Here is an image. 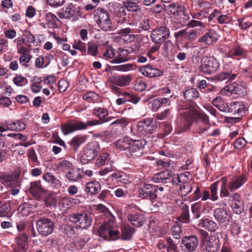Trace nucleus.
Wrapping results in <instances>:
<instances>
[{
  "label": "nucleus",
  "instance_id": "obj_22",
  "mask_svg": "<svg viewBox=\"0 0 252 252\" xmlns=\"http://www.w3.org/2000/svg\"><path fill=\"white\" fill-rule=\"evenodd\" d=\"M114 220L107 219L100 226L98 230L99 236L104 238H108L110 230L113 225Z\"/></svg>",
  "mask_w": 252,
  "mask_h": 252
},
{
  "label": "nucleus",
  "instance_id": "obj_44",
  "mask_svg": "<svg viewBox=\"0 0 252 252\" xmlns=\"http://www.w3.org/2000/svg\"><path fill=\"white\" fill-rule=\"evenodd\" d=\"M44 202V205L47 207L56 206V200L52 193H47L44 195L42 200Z\"/></svg>",
  "mask_w": 252,
  "mask_h": 252
},
{
  "label": "nucleus",
  "instance_id": "obj_34",
  "mask_svg": "<svg viewBox=\"0 0 252 252\" xmlns=\"http://www.w3.org/2000/svg\"><path fill=\"white\" fill-rule=\"evenodd\" d=\"M87 136L85 135H77L72 138L68 142L71 148L74 151H76L80 146L86 142Z\"/></svg>",
  "mask_w": 252,
  "mask_h": 252
},
{
  "label": "nucleus",
  "instance_id": "obj_21",
  "mask_svg": "<svg viewBox=\"0 0 252 252\" xmlns=\"http://www.w3.org/2000/svg\"><path fill=\"white\" fill-rule=\"evenodd\" d=\"M224 91L231 94H238L240 96H243L247 93V90L242 85L235 83L229 84L224 87Z\"/></svg>",
  "mask_w": 252,
  "mask_h": 252
},
{
  "label": "nucleus",
  "instance_id": "obj_29",
  "mask_svg": "<svg viewBox=\"0 0 252 252\" xmlns=\"http://www.w3.org/2000/svg\"><path fill=\"white\" fill-rule=\"evenodd\" d=\"M100 190V183L96 180L87 183L85 188V191L92 195L97 194Z\"/></svg>",
  "mask_w": 252,
  "mask_h": 252
},
{
  "label": "nucleus",
  "instance_id": "obj_41",
  "mask_svg": "<svg viewBox=\"0 0 252 252\" xmlns=\"http://www.w3.org/2000/svg\"><path fill=\"white\" fill-rule=\"evenodd\" d=\"M127 219L131 225L136 227H139L143 224L142 218L139 214H129L127 216Z\"/></svg>",
  "mask_w": 252,
  "mask_h": 252
},
{
  "label": "nucleus",
  "instance_id": "obj_52",
  "mask_svg": "<svg viewBox=\"0 0 252 252\" xmlns=\"http://www.w3.org/2000/svg\"><path fill=\"white\" fill-rule=\"evenodd\" d=\"M96 210L106 217L107 219L114 220L115 218L108 209L102 204H99L96 206Z\"/></svg>",
  "mask_w": 252,
  "mask_h": 252
},
{
  "label": "nucleus",
  "instance_id": "obj_36",
  "mask_svg": "<svg viewBox=\"0 0 252 252\" xmlns=\"http://www.w3.org/2000/svg\"><path fill=\"white\" fill-rule=\"evenodd\" d=\"M60 230L65 236L71 237L76 234L77 228L74 225L63 224L60 226Z\"/></svg>",
  "mask_w": 252,
  "mask_h": 252
},
{
  "label": "nucleus",
  "instance_id": "obj_11",
  "mask_svg": "<svg viewBox=\"0 0 252 252\" xmlns=\"http://www.w3.org/2000/svg\"><path fill=\"white\" fill-rule=\"evenodd\" d=\"M157 185L144 183L141 185L139 189V197L153 202L157 199L156 192H157Z\"/></svg>",
  "mask_w": 252,
  "mask_h": 252
},
{
  "label": "nucleus",
  "instance_id": "obj_48",
  "mask_svg": "<svg viewBox=\"0 0 252 252\" xmlns=\"http://www.w3.org/2000/svg\"><path fill=\"white\" fill-rule=\"evenodd\" d=\"M108 113L107 109L100 107L94 108L93 110V115L98 117L99 121H101L102 119L106 117Z\"/></svg>",
  "mask_w": 252,
  "mask_h": 252
},
{
  "label": "nucleus",
  "instance_id": "obj_38",
  "mask_svg": "<svg viewBox=\"0 0 252 252\" xmlns=\"http://www.w3.org/2000/svg\"><path fill=\"white\" fill-rule=\"evenodd\" d=\"M228 54L230 58L237 56L244 58L246 55V51L239 45H235L229 51Z\"/></svg>",
  "mask_w": 252,
  "mask_h": 252
},
{
  "label": "nucleus",
  "instance_id": "obj_57",
  "mask_svg": "<svg viewBox=\"0 0 252 252\" xmlns=\"http://www.w3.org/2000/svg\"><path fill=\"white\" fill-rule=\"evenodd\" d=\"M229 230L231 235L233 237H237L241 232V229L239 223L233 221L230 224Z\"/></svg>",
  "mask_w": 252,
  "mask_h": 252
},
{
  "label": "nucleus",
  "instance_id": "obj_15",
  "mask_svg": "<svg viewBox=\"0 0 252 252\" xmlns=\"http://www.w3.org/2000/svg\"><path fill=\"white\" fill-rule=\"evenodd\" d=\"M139 71L143 75L150 78L160 77L162 76L163 74L162 70L151 64H148L141 67Z\"/></svg>",
  "mask_w": 252,
  "mask_h": 252
},
{
  "label": "nucleus",
  "instance_id": "obj_23",
  "mask_svg": "<svg viewBox=\"0 0 252 252\" xmlns=\"http://www.w3.org/2000/svg\"><path fill=\"white\" fill-rule=\"evenodd\" d=\"M218 39V35L214 30H209L205 34L200 38L198 41L204 43L205 45H211Z\"/></svg>",
  "mask_w": 252,
  "mask_h": 252
},
{
  "label": "nucleus",
  "instance_id": "obj_28",
  "mask_svg": "<svg viewBox=\"0 0 252 252\" xmlns=\"http://www.w3.org/2000/svg\"><path fill=\"white\" fill-rule=\"evenodd\" d=\"M171 177V171L164 170L156 174L153 177V180L155 183H168V180H170Z\"/></svg>",
  "mask_w": 252,
  "mask_h": 252
},
{
  "label": "nucleus",
  "instance_id": "obj_58",
  "mask_svg": "<svg viewBox=\"0 0 252 252\" xmlns=\"http://www.w3.org/2000/svg\"><path fill=\"white\" fill-rule=\"evenodd\" d=\"M13 82L14 84L19 87H23L28 82V79L21 74H16L13 78Z\"/></svg>",
  "mask_w": 252,
  "mask_h": 252
},
{
  "label": "nucleus",
  "instance_id": "obj_25",
  "mask_svg": "<svg viewBox=\"0 0 252 252\" xmlns=\"http://www.w3.org/2000/svg\"><path fill=\"white\" fill-rule=\"evenodd\" d=\"M213 216L219 224L226 223L229 221L228 214L226 211L223 208H219L215 209L213 212Z\"/></svg>",
  "mask_w": 252,
  "mask_h": 252
},
{
  "label": "nucleus",
  "instance_id": "obj_39",
  "mask_svg": "<svg viewBox=\"0 0 252 252\" xmlns=\"http://www.w3.org/2000/svg\"><path fill=\"white\" fill-rule=\"evenodd\" d=\"M132 140V139L130 137L126 136L123 139H118L115 141L114 144L117 148L119 149L122 151L125 150L126 149L128 150L129 145H130V143Z\"/></svg>",
  "mask_w": 252,
  "mask_h": 252
},
{
  "label": "nucleus",
  "instance_id": "obj_3",
  "mask_svg": "<svg viewBox=\"0 0 252 252\" xmlns=\"http://www.w3.org/2000/svg\"><path fill=\"white\" fill-rule=\"evenodd\" d=\"M100 151V146L96 141L87 143L83 148L80 161L82 164H87L94 160L98 156Z\"/></svg>",
  "mask_w": 252,
  "mask_h": 252
},
{
  "label": "nucleus",
  "instance_id": "obj_49",
  "mask_svg": "<svg viewBox=\"0 0 252 252\" xmlns=\"http://www.w3.org/2000/svg\"><path fill=\"white\" fill-rule=\"evenodd\" d=\"M72 47L74 49L79 50L82 55H86L87 53V48L86 43L80 39L74 40L72 43Z\"/></svg>",
  "mask_w": 252,
  "mask_h": 252
},
{
  "label": "nucleus",
  "instance_id": "obj_9",
  "mask_svg": "<svg viewBox=\"0 0 252 252\" xmlns=\"http://www.w3.org/2000/svg\"><path fill=\"white\" fill-rule=\"evenodd\" d=\"M157 122L154 121V118L148 117L142 119L137 124L138 132L146 135H151L157 129Z\"/></svg>",
  "mask_w": 252,
  "mask_h": 252
},
{
  "label": "nucleus",
  "instance_id": "obj_4",
  "mask_svg": "<svg viewBox=\"0 0 252 252\" xmlns=\"http://www.w3.org/2000/svg\"><path fill=\"white\" fill-rule=\"evenodd\" d=\"M180 109L186 110L181 115L179 126L180 132H184L190 129L193 121L191 115V107L189 103L184 102L180 106Z\"/></svg>",
  "mask_w": 252,
  "mask_h": 252
},
{
  "label": "nucleus",
  "instance_id": "obj_60",
  "mask_svg": "<svg viewBox=\"0 0 252 252\" xmlns=\"http://www.w3.org/2000/svg\"><path fill=\"white\" fill-rule=\"evenodd\" d=\"M31 206L30 204L24 203L20 205L18 208V211L21 213L23 216H28L31 212H32Z\"/></svg>",
  "mask_w": 252,
  "mask_h": 252
},
{
  "label": "nucleus",
  "instance_id": "obj_43",
  "mask_svg": "<svg viewBox=\"0 0 252 252\" xmlns=\"http://www.w3.org/2000/svg\"><path fill=\"white\" fill-rule=\"evenodd\" d=\"M111 176L112 180L118 184H126L128 181L126 174L124 172H114Z\"/></svg>",
  "mask_w": 252,
  "mask_h": 252
},
{
  "label": "nucleus",
  "instance_id": "obj_13",
  "mask_svg": "<svg viewBox=\"0 0 252 252\" xmlns=\"http://www.w3.org/2000/svg\"><path fill=\"white\" fill-rule=\"evenodd\" d=\"M220 247V240L218 236L211 235L204 242L202 252H218Z\"/></svg>",
  "mask_w": 252,
  "mask_h": 252
},
{
  "label": "nucleus",
  "instance_id": "obj_35",
  "mask_svg": "<svg viewBox=\"0 0 252 252\" xmlns=\"http://www.w3.org/2000/svg\"><path fill=\"white\" fill-rule=\"evenodd\" d=\"M47 27L52 29L58 28L57 21H60L57 16L52 12L46 13L45 16Z\"/></svg>",
  "mask_w": 252,
  "mask_h": 252
},
{
  "label": "nucleus",
  "instance_id": "obj_61",
  "mask_svg": "<svg viewBox=\"0 0 252 252\" xmlns=\"http://www.w3.org/2000/svg\"><path fill=\"white\" fill-rule=\"evenodd\" d=\"M22 37L23 43L29 45L30 43H34L35 41L34 36L30 32L26 31L24 32Z\"/></svg>",
  "mask_w": 252,
  "mask_h": 252
},
{
  "label": "nucleus",
  "instance_id": "obj_56",
  "mask_svg": "<svg viewBox=\"0 0 252 252\" xmlns=\"http://www.w3.org/2000/svg\"><path fill=\"white\" fill-rule=\"evenodd\" d=\"M219 184V181H217L209 187L211 192L210 193L211 196L210 199L213 201L217 200L219 198L218 195V186Z\"/></svg>",
  "mask_w": 252,
  "mask_h": 252
},
{
  "label": "nucleus",
  "instance_id": "obj_19",
  "mask_svg": "<svg viewBox=\"0 0 252 252\" xmlns=\"http://www.w3.org/2000/svg\"><path fill=\"white\" fill-rule=\"evenodd\" d=\"M116 21L118 24H124L127 19L126 12L125 7L121 3H116L114 5Z\"/></svg>",
  "mask_w": 252,
  "mask_h": 252
},
{
  "label": "nucleus",
  "instance_id": "obj_50",
  "mask_svg": "<svg viewBox=\"0 0 252 252\" xmlns=\"http://www.w3.org/2000/svg\"><path fill=\"white\" fill-rule=\"evenodd\" d=\"M31 224L28 220H20L16 222V228L20 232H27Z\"/></svg>",
  "mask_w": 252,
  "mask_h": 252
},
{
  "label": "nucleus",
  "instance_id": "obj_1",
  "mask_svg": "<svg viewBox=\"0 0 252 252\" xmlns=\"http://www.w3.org/2000/svg\"><path fill=\"white\" fill-rule=\"evenodd\" d=\"M83 8L77 4L69 3L66 4L59 12L58 16L61 19L76 21L80 18H86L84 14Z\"/></svg>",
  "mask_w": 252,
  "mask_h": 252
},
{
  "label": "nucleus",
  "instance_id": "obj_24",
  "mask_svg": "<svg viewBox=\"0 0 252 252\" xmlns=\"http://www.w3.org/2000/svg\"><path fill=\"white\" fill-rule=\"evenodd\" d=\"M245 105L242 102H232L229 103V113L242 116L245 113Z\"/></svg>",
  "mask_w": 252,
  "mask_h": 252
},
{
  "label": "nucleus",
  "instance_id": "obj_26",
  "mask_svg": "<svg viewBox=\"0 0 252 252\" xmlns=\"http://www.w3.org/2000/svg\"><path fill=\"white\" fill-rule=\"evenodd\" d=\"M191 115L193 121H196L197 122L201 121L204 126H209V117L203 111L193 110L191 108Z\"/></svg>",
  "mask_w": 252,
  "mask_h": 252
},
{
  "label": "nucleus",
  "instance_id": "obj_46",
  "mask_svg": "<svg viewBox=\"0 0 252 252\" xmlns=\"http://www.w3.org/2000/svg\"><path fill=\"white\" fill-rule=\"evenodd\" d=\"M155 117L158 120H169L172 119L173 116L171 110L167 108L160 113L156 114Z\"/></svg>",
  "mask_w": 252,
  "mask_h": 252
},
{
  "label": "nucleus",
  "instance_id": "obj_7",
  "mask_svg": "<svg viewBox=\"0 0 252 252\" xmlns=\"http://www.w3.org/2000/svg\"><path fill=\"white\" fill-rule=\"evenodd\" d=\"M150 37L154 43L162 44L170 37V29L165 25L158 26L152 31Z\"/></svg>",
  "mask_w": 252,
  "mask_h": 252
},
{
  "label": "nucleus",
  "instance_id": "obj_16",
  "mask_svg": "<svg viewBox=\"0 0 252 252\" xmlns=\"http://www.w3.org/2000/svg\"><path fill=\"white\" fill-rule=\"evenodd\" d=\"M248 176L244 174L232 178L228 183V189L230 192L241 188L248 181Z\"/></svg>",
  "mask_w": 252,
  "mask_h": 252
},
{
  "label": "nucleus",
  "instance_id": "obj_6",
  "mask_svg": "<svg viewBox=\"0 0 252 252\" xmlns=\"http://www.w3.org/2000/svg\"><path fill=\"white\" fill-rule=\"evenodd\" d=\"M220 67V63L213 56L204 57L201 61L199 71L205 75H209L216 72Z\"/></svg>",
  "mask_w": 252,
  "mask_h": 252
},
{
  "label": "nucleus",
  "instance_id": "obj_63",
  "mask_svg": "<svg viewBox=\"0 0 252 252\" xmlns=\"http://www.w3.org/2000/svg\"><path fill=\"white\" fill-rule=\"evenodd\" d=\"M171 230V234L174 238L178 239L180 237L182 229L181 226L179 225L177 222H174V224L172 226Z\"/></svg>",
  "mask_w": 252,
  "mask_h": 252
},
{
  "label": "nucleus",
  "instance_id": "obj_55",
  "mask_svg": "<svg viewBox=\"0 0 252 252\" xmlns=\"http://www.w3.org/2000/svg\"><path fill=\"white\" fill-rule=\"evenodd\" d=\"M139 3L124 1L123 2V6L125 7V9H126L129 11L137 12L141 11V7L139 5Z\"/></svg>",
  "mask_w": 252,
  "mask_h": 252
},
{
  "label": "nucleus",
  "instance_id": "obj_8",
  "mask_svg": "<svg viewBox=\"0 0 252 252\" xmlns=\"http://www.w3.org/2000/svg\"><path fill=\"white\" fill-rule=\"evenodd\" d=\"M54 227V222L46 217H40L36 223L37 231L43 237H46L52 234Z\"/></svg>",
  "mask_w": 252,
  "mask_h": 252
},
{
  "label": "nucleus",
  "instance_id": "obj_5",
  "mask_svg": "<svg viewBox=\"0 0 252 252\" xmlns=\"http://www.w3.org/2000/svg\"><path fill=\"white\" fill-rule=\"evenodd\" d=\"M93 119L88 120L86 123L80 121L72 120L61 126V130L64 135L69 134L74 131L86 129L88 126H93Z\"/></svg>",
  "mask_w": 252,
  "mask_h": 252
},
{
  "label": "nucleus",
  "instance_id": "obj_18",
  "mask_svg": "<svg viewBox=\"0 0 252 252\" xmlns=\"http://www.w3.org/2000/svg\"><path fill=\"white\" fill-rule=\"evenodd\" d=\"M198 239L194 235L186 236L182 238V243L188 252L194 251L198 245Z\"/></svg>",
  "mask_w": 252,
  "mask_h": 252
},
{
  "label": "nucleus",
  "instance_id": "obj_54",
  "mask_svg": "<svg viewBox=\"0 0 252 252\" xmlns=\"http://www.w3.org/2000/svg\"><path fill=\"white\" fill-rule=\"evenodd\" d=\"M163 45V55L166 58H170V51L173 49L174 45L170 40H166L164 41Z\"/></svg>",
  "mask_w": 252,
  "mask_h": 252
},
{
  "label": "nucleus",
  "instance_id": "obj_51",
  "mask_svg": "<svg viewBox=\"0 0 252 252\" xmlns=\"http://www.w3.org/2000/svg\"><path fill=\"white\" fill-rule=\"evenodd\" d=\"M55 166L58 170L64 171L71 168L72 164L68 160L63 159L61 161L56 163Z\"/></svg>",
  "mask_w": 252,
  "mask_h": 252
},
{
  "label": "nucleus",
  "instance_id": "obj_12",
  "mask_svg": "<svg viewBox=\"0 0 252 252\" xmlns=\"http://www.w3.org/2000/svg\"><path fill=\"white\" fill-rule=\"evenodd\" d=\"M28 190L32 197L38 201H41L47 193V189L41 185L40 180L31 182Z\"/></svg>",
  "mask_w": 252,
  "mask_h": 252
},
{
  "label": "nucleus",
  "instance_id": "obj_40",
  "mask_svg": "<svg viewBox=\"0 0 252 252\" xmlns=\"http://www.w3.org/2000/svg\"><path fill=\"white\" fill-rule=\"evenodd\" d=\"M183 94L185 98L189 101L197 99L199 96L198 90L194 88H189L186 89L183 92Z\"/></svg>",
  "mask_w": 252,
  "mask_h": 252
},
{
  "label": "nucleus",
  "instance_id": "obj_33",
  "mask_svg": "<svg viewBox=\"0 0 252 252\" xmlns=\"http://www.w3.org/2000/svg\"><path fill=\"white\" fill-rule=\"evenodd\" d=\"M198 226L204 228L211 232H214L218 228L216 222L208 219H202L200 220Z\"/></svg>",
  "mask_w": 252,
  "mask_h": 252
},
{
  "label": "nucleus",
  "instance_id": "obj_27",
  "mask_svg": "<svg viewBox=\"0 0 252 252\" xmlns=\"http://www.w3.org/2000/svg\"><path fill=\"white\" fill-rule=\"evenodd\" d=\"M180 208V215L177 217V220L182 223H189L191 221V220L189 206L186 204H182Z\"/></svg>",
  "mask_w": 252,
  "mask_h": 252
},
{
  "label": "nucleus",
  "instance_id": "obj_32",
  "mask_svg": "<svg viewBox=\"0 0 252 252\" xmlns=\"http://www.w3.org/2000/svg\"><path fill=\"white\" fill-rule=\"evenodd\" d=\"M30 235L26 232L19 233L15 238L17 247L23 248L28 250V239Z\"/></svg>",
  "mask_w": 252,
  "mask_h": 252
},
{
  "label": "nucleus",
  "instance_id": "obj_59",
  "mask_svg": "<svg viewBox=\"0 0 252 252\" xmlns=\"http://www.w3.org/2000/svg\"><path fill=\"white\" fill-rule=\"evenodd\" d=\"M230 206L234 213L240 215L244 211V203L243 202L238 203H231Z\"/></svg>",
  "mask_w": 252,
  "mask_h": 252
},
{
  "label": "nucleus",
  "instance_id": "obj_53",
  "mask_svg": "<svg viewBox=\"0 0 252 252\" xmlns=\"http://www.w3.org/2000/svg\"><path fill=\"white\" fill-rule=\"evenodd\" d=\"M192 187L189 182H186L182 184L178 191L179 194L181 196H185L191 192Z\"/></svg>",
  "mask_w": 252,
  "mask_h": 252
},
{
  "label": "nucleus",
  "instance_id": "obj_42",
  "mask_svg": "<svg viewBox=\"0 0 252 252\" xmlns=\"http://www.w3.org/2000/svg\"><path fill=\"white\" fill-rule=\"evenodd\" d=\"M202 203L197 202L191 205V212L192 213L191 220H197L200 217L201 214Z\"/></svg>",
  "mask_w": 252,
  "mask_h": 252
},
{
  "label": "nucleus",
  "instance_id": "obj_14",
  "mask_svg": "<svg viewBox=\"0 0 252 252\" xmlns=\"http://www.w3.org/2000/svg\"><path fill=\"white\" fill-rule=\"evenodd\" d=\"M145 144L146 142L144 140H132L127 151L132 157L136 158L140 157L144 154L143 149Z\"/></svg>",
  "mask_w": 252,
  "mask_h": 252
},
{
  "label": "nucleus",
  "instance_id": "obj_62",
  "mask_svg": "<svg viewBox=\"0 0 252 252\" xmlns=\"http://www.w3.org/2000/svg\"><path fill=\"white\" fill-rule=\"evenodd\" d=\"M66 177L70 181H76L82 178V175L78 171L73 170L68 172Z\"/></svg>",
  "mask_w": 252,
  "mask_h": 252
},
{
  "label": "nucleus",
  "instance_id": "obj_10",
  "mask_svg": "<svg viewBox=\"0 0 252 252\" xmlns=\"http://www.w3.org/2000/svg\"><path fill=\"white\" fill-rule=\"evenodd\" d=\"M69 220L74 223H78V225L82 229L89 227L93 221L92 215L85 213H73L69 216Z\"/></svg>",
  "mask_w": 252,
  "mask_h": 252
},
{
  "label": "nucleus",
  "instance_id": "obj_64",
  "mask_svg": "<svg viewBox=\"0 0 252 252\" xmlns=\"http://www.w3.org/2000/svg\"><path fill=\"white\" fill-rule=\"evenodd\" d=\"M98 97V95L96 93L94 92H89L83 95V98L84 100L88 102H94Z\"/></svg>",
  "mask_w": 252,
  "mask_h": 252
},
{
  "label": "nucleus",
  "instance_id": "obj_30",
  "mask_svg": "<svg viewBox=\"0 0 252 252\" xmlns=\"http://www.w3.org/2000/svg\"><path fill=\"white\" fill-rule=\"evenodd\" d=\"M0 178L3 183H6L11 187L19 186V179L14 175L3 174L0 176Z\"/></svg>",
  "mask_w": 252,
  "mask_h": 252
},
{
  "label": "nucleus",
  "instance_id": "obj_17",
  "mask_svg": "<svg viewBox=\"0 0 252 252\" xmlns=\"http://www.w3.org/2000/svg\"><path fill=\"white\" fill-rule=\"evenodd\" d=\"M168 9L170 14L176 16H180L183 18V21H181V23L186 24V21L188 20L189 16L184 13L185 7L182 5L177 3H172L168 6Z\"/></svg>",
  "mask_w": 252,
  "mask_h": 252
},
{
  "label": "nucleus",
  "instance_id": "obj_45",
  "mask_svg": "<svg viewBox=\"0 0 252 252\" xmlns=\"http://www.w3.org/2000/svg\"><path fill=\"white\" fill-rule=\"evenodd\" d=\"M11 206L9 203H4L0 205V217L10 218L11 216Z\"/></svg>",
  "mask_w": 252,
  "mask_h": 252
},
{
  "label": "nucleus",
  "instance_id": "obj_47",
  "mask_svg": "<svg viewBox=\"0 0 252 252\" xmlns=\"http://www.w3.org/2000/svg\"><path fill=\"white\" fill-rule=\"evenodd\" d=\"M135 231V228L129 226L124 227L122 230V239L125 240L131 239Z\"/></svg>",
  "mask_w": 252,
  "mask_h": 252
},
{
  "label": "nucleus",
  "instance_id": "obj_20",
  "mask_svg": "<svg viewBox=\"0 0 252 252\" xmlns=\"http://www.w3.org/2000/svg\"><path fill=\"white\" fill-rule=\"evenodd\" d=\"M132 81L131 75L113 76L110 78V82L118 86L124 87L128 85Z\"/></svg>",
  "mask_w": 252,
  "mask_h": 252
},
{
  "label": "nucleus",
  "instance_id": "obj_2",
  "mask_svg": "<svg viewBox=\"0 0 252 252\" xmlns=\"http://www.w3.org/2000/svg\"><path fill=\"white\" fill-rule=\"evenodd\" d=\"M94 17L98 26L104 32L114 30L108 12L101 7H98L94 11Z\"/></svg>",
  "mask_w": 252,
  "mask_h": 252
},
{
  "label": "nucleus",
  "instance_id": "obj_37",
  "mask_svg": "<svg viewBox=\"0 0 252 252\" xmlns=\"http://www.w3.org/2000/svg\"><path fill=\"white\" fill-rule=\"evenodd\" d=\"M217 181H219V183H221L220 193V197L222 198L229 196V189H228L227 178L226 177H223Z\"/></svg>",
  "mask_w": 252,
  "mask_h": 252
},
{
  "label": "nucleus",
  "instance_id": "obj_31",
  "mask_svg": "<svg viewBox=\"0 0 252 252\" xmlns=\"http://www.w3.org/2000/svg\"><path fill=\"white\" fill-rule=\"evenodd\" d=\"M237 74V73H233L231 70H223L220 73H218L215 78L216 80L219 81L224 80L231 81L235 79Z\"/></svg>",
  "mask_w": 252,
  "mask_h": 252
}]
</instances>
